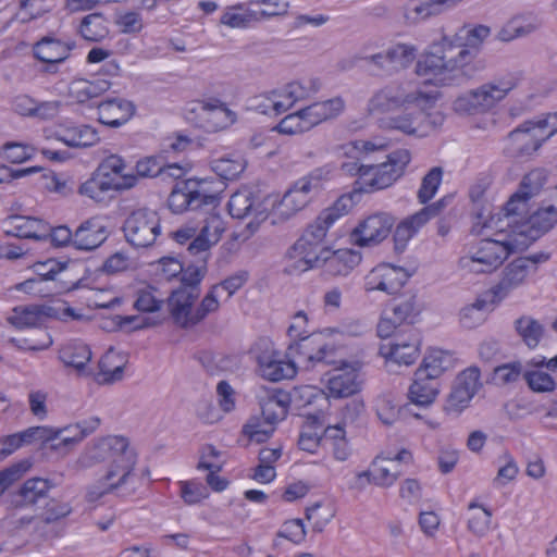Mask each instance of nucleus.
I'll use <instances>...</instances> for the list:
<instances>
[{
  "label": "nucleus",
  "mask_w": 557,
  "mask_h": 557,
  "mask_svg": "<svg viewBox=\"0 0 557 557\" xmlns=\"http://www.w3.org/2000/svg\"><path fill=\"white\" fill-rule=\"evenodd\" d=\"M471 61L472 53L468 49L455 51L454 41L443 36L428 46L416 61L414 74L420 83L398 81L375 89L367 101L366 112L383 131L426 137L443 123L444 117L428 113L441 92L425 87L455 85Z\"/></svg>",
  "instance_id": "obj_1"
},
{
  "label": "nucleus",
  "mask_w": 557,
  "mask_h": 557,
  "mask_svg": "<svg viewBox=\"0 0 557 557\" xmlns=\"http://www.w3.org/2000/svg\"><path fill=\"white\" fill-rule=\"evenodd\" d=\"M545 183L544 171H530L499 207L524 249L557 225V187L531 210L532 199L540 194Z\"/></svg>",
  "instance_id": "obj_2"
},
{
  "label": "nucleus",
  "mask_w": 557,
  "mask_h": 557,
  "mask_svg": "<svg viewBox=\"0 0 557 557\" xmlns=\"http://www.w3.org/2000/svg\"><path fill=\"white\" fill-rule=\"evenodd\" d=\"M103 462H107V468L101 482L88 487L89 500H97L129 484L136 473L138 454L128 437L109 434L88 443L77 456L75 467L87 470Z\"/></svg>",
  "instance_id": "obj_3"
},
{
  "label": "nucleus",
  "mask_w": 557,
  "mask_h": 557,
  "mask_svg": "<svg viewBox=\"0 0 557 557\" xmlns=\"http://www.w3.org/2000/svg\"><path fill=\"white\" fill-rule=\"evenodd\" d=\"M472 232L482 239L458 261L459 269L466 274L492 273L510 255L524 250L499 209L488 214L479 213L474 219Z\"/></svg>",
  "instance_id": "obj_4"
},
{
  "label": "nucleus",
  "mask_w": 557,
  "mask_h": 557,
  "mask_svg": "<svg viewBox=\"0 0 557 557\" xmlns=\"http://www.w3.org/2000/svg\"><path fill=\"white\" fill-rule=\"evenodd\" d=\"M136 187V178L126 160L120 154L107 156L88 180L78 187V194L97 203L107 202L114 194Z\"/></svg>",
  "instance_id": "obj_5"
},
{
  "label": "nucleus",
  "mask_w": 557,
  "mask_h": 557,
  "mask_svg": "<svg viewBox=\"0 0 557 557\" xmlns=\"http://www.w3.org/2000/svg\"><path fill=\"white\" fill-rule=\"evenodd\" d=\"M333 176L329 165L317 168L308 175L295 182L282 196L265 200V208L272 211L276 221H289L302 211Z\"/></svg>",
  "instance_id": "obj_6"
},
{
  "label": "nucleus",
  "mask_w": 557,
  "mask_h": 557,
  "mask_svg": "<svg viewBox=\"0 0 557 557\" xmlns=\"http://www.w3.org/2000/svg\"><path fill=\"white\" fill-rule=\"evenodd\" d=\"M344 109L345 102L339 97L314 102L285 115L275 126V129L283 135L302 134L326 120L338 116Z\"/></svg>",
  "instance_id": "obj_7"
},
{
  "label": "nucleus",
  "mask_w": 557,
  "mask_h": 557,
  "mask_svg": "<svg viewBox=\"0 0 557 557\" xmlns=\"http://www.w3.org/2000/svg\"><path fill=\"white\" fill-rule=\"evenodd\" d=\"M516 87L512 78L485 83L456 97L453 109L459 114L484 113L493 109Z\"/></svg>",
  "instance_id": "obj_8"
},
{
  "label": "nucleus",
  "mask_w": 557,
  "mask_h": 557,
  "mask_svg": "<svg viewBox=\"0 0 557 557\" xmlns=\"http://www.w3.org/2000/svg\"><path fill=\"white\" fill-rule=\"evenodd\" d=\"M360 359H342L322 377L325 394L331 399H345L358 394L362 388Z\"/></svg>",
  "instance_id": "obj_9"
},
{
  "label": "nucleus",
  "mask_w": 557,
  "mask_h": 557,
  "mask_svg": "<svg viewBox=\"0 0 557 557\" xmlns=\"http://www.w3.org/2000/svg\"><path fill=\"white\" fill-rule=\"evenodd\" d=\"M346 333L345 327H324L302 342L290 344L288 350H296L304 358L306 368H312L334 355L336 344Z\"/></svg>",
  "instance_id": "obj_10"
},
{
  "label": "nucleus",
  "mask_w": 557,
  "mask_h": 557,
  "mask_svg": "<svg viewBox=\"0 0 557 557\" xmlns=\"http://www.w3.org/2000/svg\"><path fill=\"white\" fill-rule=\"evenodd\" d=\"M346 333L345 327H324L302 342L290 344L288 350H296L304 358L306 368H312L334 355L336 344Z\"/></svg>",
  "instance_id": "obj_11"
},
{
  "label": "nucleus",
  "mask_w": 557,
  "mask_h": 557,
  "mask_svg": "<svg viewBox=\"0 0 557 557\" xmlns=\"http://www.w3.org/2000/svg\"><path fill=\"white\" fill-rule=\"evenodd\" d=\"M100 423L98 417H90L60 428L41 425L45 446L52 451L67 454L96 432Z\"/></svg>",
  "instance_id": "obj_12"
},
{
  "label": "nucleus",
  "mask_w": 557,
  "mask_h": 557,
  "mask_svg": "<svg viewBox=\"0 0 557 557\" xmlns=\"http://www.w3.org/2000/svg\"><path fill=\"white\" fill-rule=\"evenodd\" d=\"M414 456L411 449L398 447L396 449H384L376 454L369 463L371 481L374 486L389 488L394 486L401 476V466L412 465Z\"/></svg>",
  "instance_id": "obj_13"
},
{
  "label": "nucleus",
  "mask_w": 557,
  "mask_h": 557,
  "mask_svg": "<svg viewBox=\"0 0 557 557\" xmlns=\"http://www.w3.org/2000/svg\"><path fill=\"white\" fill-rule=\"evenodd\" d=\"M188 119L195 127L213 134L234 125L238 120V114L222 100L210 98L196 103L190 110Z\"/></svg>",
  "instance_id": "obj_14"
},
{
  "label": "nucleus",
  "mask_w": 557,
  "mask_h": 557,
  "mask_svg": "<svg viewBox=\"0 0 557 557\" xmlns=\"http://www.w3.org/2000/svg\"><path fill=\"white\" fill-rule=\"evenodd\" d=\"M273 196L282 195L271 194L262 199H258L249 188H240L230 198L227 205L230 214L236 219L251 216L252 221L247 224V230L250 234H253L258 230L259 225L267 219H270L272 224L285 223L286 221H276L272 211L267 209L264 206L265 200Z\"/></svg>",
  "instance_id": "obj_15"
},
{
  "label": "nucleus",
  "mask_w": 557,
  "mask_h": 557,
  "mask_svg": "<svg viewBox=\"0 0 557 557\" xmlns=\"http://www.w3.org/2000/svg\"><path fill=\"white\" fill-rule=\"evenodd\" d=\"M289 352V350L282 351L271 341H261L257 356L259 374L270 382L294 379L297 374V366Z\"/></svg>",
  "instance_id": "obj_16"
},
{
  "label": "nucleus",
  "mask_w": 557,
  "mask_h": 557,
  "mask_svg": "<svg viewBox=\"0 0 557 557\" xmlns=\"http://www.w3.org/2000/svg\"><path fill=\"white\" fill-rule=\"evenodd\" d=\"M395 226V216L377 211L361 218L350 233L352 244L359 248H374L385 242Z\"/></svg>",
  "instance_id": "obj_17"
},
{
  "label": "nucleus",
  "mask_w": 557,
  "mask_h": 557,
  "mask_svg": "<svg viewBox=\"0 0 557 557\" xmlns=\"http://www.w3.org/2000/svg\"><path fill=\"white\" fill-rule=\"evenodd\" d=\"M411 275V271L405 267L382 262L363 276L362 288L366 293L395 295L407 284Z\"/></svg>",
  "instance_id": "obj_18"
},
{
  "label": "nucleus",
  "mask_w": 557,
  "mask_h": 557,
  "mask_svg": "<svg viewBox=\"0 0 557 557\" xmlns=\"http://www.w3.org/2000/svg\"><path fill=\"white\" fill-rule=\"evenodd\" d=\"M388 145L389 141L384 137H372L356 139L337 146L336 156L342 160V171L348 175L358 176L366 165L360 162L361 158L384 150Z\"/></svg>",
  "instance_id": "obj_19"
},
{
  "label": "nucleus",
  "mask_w": 557,
  "mask_h": 557,
  "mask_svg": "<svg viewBox=\"0 0 557 557\" xmlns=\"http://www.w3.org/2000/svg\"><path fill=\"white\" fill-rule=\"evenodd\" d=\"M482 387L481 371L478 367H469L459 372L454 381L444 410L450 414H460L466 410L474 395Z\"/></svg>",
  "instance_id": "obj_20"
},
{
  "label": "nucleus",
  "mask_w": 557,
  "mask_h": 557,
  "mask_svg": "<svg viewBox=\"0 0 557 557\" xmlns=\"http://www.w3.org/2000/svg\"><path fill=\"white\" fill-rule=\"evenodd\" d=\"M124 231L127 240L132 245L148 247L160 235V219L153 210L139 209L128 216Z\"/></svg>",
  "instance_id": "obj_21"
},
{
  "label": "nucleus",
  "mask_w": 557,
  "mask_h": 557,
  "mask_svg": "<svg viewBox=\"0 0 557 557\" xmlns=\"http://www.w3.org/2000/svg\"><path fill=\"white\" fill-rule=\"evenodd\" d=\"M548 139L540 119L527 121L507 137L506 150L511 156H530Z\"/></svg>",
  "instance_id": "obj_22"
},
{
  "label": "nucleus",
  "mask_w": 557,
  "mask_h": 557,
  "mask_svg": "<svg viewBox=\"0 0 557 557\" xmlns=\"http://www.w3.org/2000/svg\"><path fill=\"white\" fill-rule=\"evenodd\" d=\"M445 207V199H441L430 206H426L418 212L403 219L393 233L394 249L403 252L407 248L409 242L430 220L441 214Z\"/></svg>",
  "instance_id": "obj_23"
},
{
  "label": "nucleus",
  "mask_w": 557,
  "mask_h": 557,
  "mask_svg": "<svg viewBox=\"0 0 557 557\" xmlns=\"http://www.w3.org/2000/svg\"><path fill=\"white\" fill-rule=\"evenodd\" d=\"M421 352V341L418 335L409 333L381 344L379 355L386 366L411 367Z\"/></svg>",
  "instance_id": "obj_24"
},
{
  "label": "nucleus",
  "mask_w": 557,
  "mask_h": 557,
  "mask_svg": "<svg viewBox=\"0 0 557 557\" xmlns=\"http://www.w3.org/2000/svg\"><path fill=\"white\" fill-rule=\"evenodd\" d=\"M418 47L410 42L397 41L385 50L367 57L368 63L384 72H399L409 69L416 61Z\"/></svg>",
  "instance_id": "obj_25"
},
{
  "label": "nucleus",
  "mask_w": 557,
  "mask_h": 557,
  "mask_svg": "<svg viewBox=\"0 0 557 557\" xmlns=\"http://www.w3.org/2000/svg\"><path fill=\"white\" fill-rule=\"evenodd\" d=\"M46 138H55L71 148H90L101 140L99 132L88 124L62 123L45 129Z\"/></svg>",
  "instance_id": "obj_26"
},
{
  "label": "nucleus",
  "mask_w": 557,
  "mask_h": 557,
  "mask_svg": "<svg viewBox=\"0 0 557 557\" xmlns=\"http://www.w3.org/2000/svg\"><path fill=\"white\" fill-rule=\"evenodd\" d=\"M498 305V299L490 290L478 296L472 302L459 309L457 313L459 326L469 331L480 327L487 320L488 313Z\"/></svg>",
  "instance_id": "obj_27"
},
{
  "label": "nucleus",
  "mask_w": 557,
  "mask_h": 557,
  "mask_svg": "<svg viewBox=\"0 0 557 557\" xmlns=\"http://www.w3.org/2000/svg\"><path fill=\"white\" fill-rule=\"evenodd\" d=\"M226 227V221L220 213H209L205 218L199 233L189 243L187 248L189 253L200 255L208 252L221 240Z\"/></svg>",
  "instance_id": "obj_28"
},
{
  "label": "nucleus",
  "mask_w": 557,
  "mask_h": 557,
  "mask_svg": "<svg viewBox=\"0 0 557 557\" xmlns=\"http://www.w3.org/2000/svg\"><path fill=\"white\" fill-rule=\"evenodd\" d=\"M198 289L178 288L169 297V308L174 322L182 327L198 323L194 304L198 298Z\"/></svg>",
  "instance_id": "obj_29"
},
{
  "label": "nucleus",
  "mask_w": 557,
  "mask_h": 557,
  "mask_svg": "<svg viewBox=\"0 0 557 557\" xmlns=\"http://www.w3.org/2000/svg\"><path fill=\"white\" fill-rule=\"evenodd\" d=\"M304 424L301 426L298 446L301 450L315 454L322 446L323 437L326 438V421L324 411L306 412L304 414Z\"/></svg>",
  "instance_id": "obj_30"
},
{
  "label": "nucleus",
  "mask_w": 557,
  "mask_h": 557,
  "mask_svg": "<svg viewBox=\"0 0 557 557\" xmlns=\"http://www.w3.org/2000/svg\"><path fill=\"white\" fill-rule=\"evenodd\" d=\"M532 262L527 259H515L507 264L503 271L499 283L490 289L491 294L498 299L500 304L512 290L522 286L531 274Z\"/></svg>",
  "instance_id": "obj_31"
},
{
  "label": "nucleus",
  "mask_w": 557,
  "mask_h": 557,
  "mask_svg": "<svg viewBox=\"0 0 557 557\" xmlns=\"http://www.w3.org/2000/svg\"><path fill=\"white\" fill-rule=\"evenodd\" d=\"M59 361L79 375L88 374V366L92 359L90 346L79 338L64 342L58 352Z\"/></svg>",
  "instance_id": "obj_32"
},
{
  "label": "nucleus",
  "mask_w": 557,
  "mask_h": 557,
  "mask_svg": "<svg viewBox=\"0 0 557 557\" xmlns=\"http://www.w3.org/2000/svg\"><path fill=\"white\" fill-rule=\"evenodd\" d=\"M109 236L107 221L102 216H91L74 232V247L90 251L102 245Z\"/></svg>",
  "instance_id": "obj_33"
},
{
  "label": "nucleus",
  "mask_w": 557,
  "mask_h": 557,
  "mask_svg": "<svg viewBox=\"0 0 557 557\" xmlns=\"http://www.w3.org/2000/svg\"><path fill=\"white\" fill-rule=\"evenodd\" d=\"M361 253L352 248L332 249L327 247L322 267L325 274L331 277H346L361 263Z\"/></svg>",
  "instance_id": "obj_34"
},
{
  "label": "nucleus",
  "mask_w": 557,
  "mask_h": 557,
  "mask_svg": "<svg viewBox=\"0 0 557 557\" xmlns=\"http://www.w3.org/2000/svg\"><path fill=\"white\" fill-rule=\"evenodd\" d=\"M441 391L442 385L438 380L416 370L407 396L412 405L426 409L436 403Z\"/></svg>",
  "instance_id": "obj_35"
},
{
  "label": "nucleus",
  "mask_w": 557,
  "mask_h": 557,
  "mask_svg": "<svg viewBox=\"0 0 557 557\" xmlns=\"http://www.w3.org/2000/svg\"><path fill=\"white\" fill-rule=\"evenodd\" d=\"M194 207L214 206L220 202L224 185L212 176H194L185 180Z\"/></svg>",
  "instance_id": "obj_36"
},
{
  "label": "nucleus",
  "mask_w": 557,
  "mask_h": 557,
  "mask_svg": "<svg viewBox=\"0 0 557 557\" xmlns=\"http://www.w3.org/2000/svg\"><path fill=\"white\" fill-rule=\"evenodd\" d=\"M135 113L134 104L125 99H110L98 107V121L110 127H120Z\"/></svg>",
  "instance_id": "obj_37"
},
{
  "label": "nucleus",
  "mask_w": 557,
  "mask_h": 557,
  "mask_svg": "<svg viewBox=\"0 0 557 557\" xmlns=\"http://www.w3.org/2000/svg\"><path fill=\"white\" fill-rule=\"evenodd\" d=\"M32 445L45 446L41 425L29 426L2 436L0 438V457L5 458L16 450Z\"/></svg>",
  "instance_id": "obj_38"
},
{
  "label": "nucleus",
  "mask_w": 557,
  "mask_h": 557,
  "mask_svg": "<svg viewBox=\"0 0 557 557\" xmlns=\"http://www.w3.org/2000/svg\"><path fill=\"white\" fill-rule=\"evenodd\" d=\"M46 318L54 319L65 324H88L94 321V315L87 309V306L84 308L64 299L47 305Z\"/></svg>",
  "instance_id": "obj_39"
},
{
  "label": "nucleus",
  "mask_w": 557,
  "mask_h": 557,
  "mask_svg": "<svg viewBox=\"0 0 557 557\" xmlns=\"http://www.w3.org/2000/svg\"><path fill=\"white\" fill-rule=\"evenodd\" d=\"M454 367L455 358L450 351L432 347L425 351L416 370L440 381V377Z\"/></svg>",
  "instance_id": "obj_40"
},
{
  "label": "nucleus",
  "mask_w": 557,
  "mask_h": 557,
  "mask_svg": "<svg viewBox=\"0 0 557 557\" xmlns=\"http://www.w3.org/2000/svg\"><path fill=\"white\" fill-rule=\"evenodd\" d=\"M8 343L17 351L35 355L49 350L54 338L48 329L35 327V331L25 336L10 337Z\"/></svg>",
  "instance_id": "obj_41"
},
{
  "label": "nucleus",
  "mask_w": 557,
  "mask_h": 557,
  "mask_svg": "<svg viewBox=\"0 0 557 557\" xmlns=\"http://www.w3.org/2000/svg\"><path fill=\"white\" fill-rule=\"evenodd\" d=\"M125 297L115 286L91 288L86 297V306L91 310L114 311L123 307Z\"/></svg>",
  "instance_id": "obj_42"
},
{
  "label": "nucleus",
  "mask_w": 557,
  "mask_h": 557,
  "mask_svg": "<svg viewBox=\"0 0 557 557\" xmlns=\"http://www.w3.org/2000/svg\"><path fill=\"white\" fill-rule=\"evenodd\" d=\"M277 115L290 110L309 96V89L298 81L271 89Z\"/></svg>",
  "instance_id": "obj_43"
},
{
  "label": "nucleus",
  "mask_w": 557,
  "mask_h": 557,
  "mask_svg": "<svg viewBox=\"0 0 557 557\" xmlns=\"http://www.w3.org/2000/svg\"><path fill=\"white\" fill-rule=\"evenodd\" d=\"M72 48L70 42L46 37L34 46V55L44 63H61L70 57Z\"/></svg>",
  "instance_id": "obj_44"
},
{
  "label": "nucleus",
  "mask_w": 557,
  "mask_h": 557,
  "mask_svg": "<svg viewBox=\"0 0 557 557\" xmlns=\"http://www.w3.org/2000/svg\"><path fill=\"white\" fill-rule=\"evenodd\" d=\"M126 363L124 352L110 348L99 361V382L111 384L122 380Z\"/></svg>",
  "instance_id": "obj_45"
},
{
  "label": "nucleus",
  "mask_w": 557,
  "mask_h": 557,
  "mask_svg": "<svg viewBox=\"0 0 557 557\" xmlns=\"http://www.w3.org/2000/svg\"><path fill=\"white\" fill-rule=\"evenodd\" d=\"M5 225L8 234L21 238L44 239L48 231L42 221L21 215L9 218Z\"/></svg>",
  "instance_id": "obj_46"
},
{
  "label": "nucleus",
  "mask_w": 557,
  "mask_h": 557,
  "mask_svg": "<svg viewBox=\"0 0 557 557\" xmlns=\"http://www.w3.org/2000/svg\"><path fill=\"white\" fill-rule=\"evenodd\" d=\"M296 399L304 407H308L307 412L324 411L325 417L330 414L331 403L325 394L324 388L315 385H302L295 389Z\"/></svg>",
  "instance_id": "obj_47"
},
{
  "label": "nucleus",
  "mask_w": 557,
  "mask_h": 557,
  "mask_svg": "<svg viewBox=\"0 0 557 557\" xmlns=\"http://www.w3.org/2000/svg\"><path fill=\"white\" fill-rule=\"evenodd\" d=\"M47 306L15 307L8 315L7 322L16 330L37 327L46 317Z\"/></svg>",
  "instance_id": "obj_48"
},
{
  "label": "nucleus",
  "mask_w": 557,
  "mask_h": 557,
  "mask_svg": "<svg viewBox=\"0 0 557 557\" xmlns=\"http://www.w3.org/2000/svg\"><path fill=\"white\" fill-rule=\"evenodd\" d=\"M289 408V397L286 393L274 391L261 401V417L275 428L285 419Z\"/></svg>",
  "instance_id": "obj_49"
},
{
  "label": "nucleus",
  "mask_w": 557,
  "mask_h": 557,
  "mask_svg": "<svg viewBox=\"0 0 557 557\" xmlns=\"http://www.w3.org/2000/svg\"><path fill=\"white\" fill-rule=\"evenodd\" d=\"M335 515L336 508L330 500H317L305 508V518L314 532H322Z\"/></svg>",
  "instance_id": "obj_50"
},
{
  "label": "nucleus",
  "mask_w": 557,
  "mask_h": 557,
  "mask_svg": "<svg viewBox=\"0 0 557 557\" xmlns=\"http://www.w3.org/2000/svg\"><path fill=\"white\" fill-rule=\"evenodd\" d=\"M490 36V28L484 25L462 28L453 36H447L454 41V50L468 49L472 54V50L478 49L484 40Z\"/></svg>",
  "instance_id": "obj_51"
},
{
  "label": "nucleus",
  "mask_w": 557,
  "mask_h": 557,
  "mask_svg": "<svg viewBox=\"0 0 557 557\" xmlns=\"http://www.w3.org/2000/svg\"><path fill=\"white\" fill-rule=\"evenodd\" d=\"M211 170L223 180H235L246 169L245 159L236 153H227L210 162Z\"/></svg>",
  "instance_id": "obj_52"
},
{
  "label": "nucleus",
  "mask_w": 557,
  "mask_h": 557,
  "mask_svg": "<svg viewBox=\"0 0 557 557\" xmlns=\"http://www.w3.org/2000/svg\"><path fill=\"white\" fill-rule=\"evenodd\" d=\"M256 21L252 5L234 4L226 7L220 17V23L228 28H246Z\"/></svg>",
  "instance_id": "obj_53"
},
{
  "label": "nucleus",
  "mask_w": 557,
  "mask_h": 557,
  "mask_svg": "<svg viewBox=\"0 0 557 557\" xmlns=\"http://www.w3.org/2000/svg\"><path fill=\"white\" fill-rule=\"evenodd\" d=\"M326 441L331 445L332 456L336 461L345 462L351 457L352 449L342 424L326 426Z\"/></svg>",
  "instance_id": "obj_54"
},
{
  "label": "nucleus",
  "mask_w": 557,
  "mask_h": 557,
  "mask_svg": "<svg viewBox=\"0 0 557 557\" xmlns=\"http://www.w3.org/2000/svg\"><path fill=\"white\" fill-rule=\"evenodd\" d=\"M513 326L517 335L529 348L539 346L544 335V326L537 320L522 315L515 321Z\"/></svg>",
  "instance_id": "obj_55"
},
{
  "label": "nucleus",
  "mask_w": 557,
  "mask_h": 557,
  "mask_svg": "<svg viewBox=\"0 0 557 557\" xmlns=\"http://www.w3.org/2000/svg\"><path fill=\"white\" fill-rule=\"evenodd\" d=\"M274 431L275 426L263 417L252 416L243 425L242 435L248 444H260L267 442L273 435Z\"/></svg>",
  "instance_id": "obj_56"
},
{
  "label": "nucleus",
  "mask_w": 557,
  "mask_h": 557,
  "mask_svg": "<svg viewBox=\"0 0 557 557\" xmlns=\"http://www.w3.org/2000/svg\"><path fill=\"white\" fill-rule=\"evenodd\" d=\"M492 512L476 504H471L467 512V530L475 537H484L491 530Z\"/></svg>",
  "instance_id": "obj_57"
},
{
  "label": "nucleus",
  "mask_w": 557,
  "mask_h": 557,
  "mask_svg": "<svg viewBox=\"0 0 557 557\" xmlns=\"http://www.w3.org/2000/svg\"><path fill=\"white\" fill-rule=\"evenodd\" d=\"M164 295L153 286H144L136 292L134 308L140 312L154 313L164 306Z\"/></svg>",
  "instance_id": "obj_58"
},
{
  "label": "nucleus",
  "mask_w": 557,
  "mask_h": 557,
  "mask_svg": "<svg viewBox=\"0 0 557 557\" xmlns=\"http://www.w3.org/2000/svg\"><path fill=\"white\" fill-rule=\"evenodd\" d=\"M519 472L520 468L516 458L509 453H504L498 457L497 472L492 481L493 485L496 488H503L513 483Z\"/></svg>",
  "instance_id": "obj_59"
},
{
  "label": "nucleus",
  "mask_w": 557,
  "mask_h": 557,
  "mask_svg": "<svg viewBox=\"0 0 557 557\" xmlns=\"http://www.w3.org/2000/svg\"><path fill=\"white\" fill-rule=\"evenodd\" d=\"M104 90V82H90L84 78L74 79L69 85V96L77 103H84L96 98Z\"/></svg>",
  "instance_id": "obj_60"
},
{
  "label": "nucleus",
  "mask_w": 557,
  "mask_h": 557,
  "mask_svg": "<svg viewBox=\"0 0 557 557\" xmlns=\"http://www.w3.org/2000/svg\"><path fill=\"white\" fill-rule=\"evenodd\" d=\"M423 310L422 301L416 295L405 296L392 305L391 311L396 322H411L417 319Z\"/></svg>",
  "instance_id": "obj_61"
},
{
  "label": "nucleus",
  "mask_w": 557,
  "mask_h": 557,
  "mask_svg": "<svg viewBox=\"0 0 557 557\" xmlns=\"http://www.w3.org/2000/svg\"><path fill=\"white\" fill-rule=\"evenodd\" d=\"M51 486L50 481L45 478L35 476L26 480L18 492L22 505H35L40 498L46 497Z\"/></svg>",
  "instance_id": "obj_62"
},
{
  "label": "nucleus",
  "mask_w": 557,
  "mask_h": 557,
  "mask_svg": "<svg viewBox=\"0 0 557 557\" xmlns=\"http://www.w3.org/2000/svg\"><path fill=\"white\" fill-rule=\"evenodd\" d=\"M382 164H366L358 174L359 183L368 190L383 189L393 185Z\"/></svg>",
  "instance_id": "obj_63"
},
{
  "label": "nucleus",
  "mask_w": 557,
  "mask_h": 557,
  "mask_svg": "<svg viewBox=\"0 0 557 557\" xmlns=\"http://www.w3.org/2000/svg\"><path fill=\"white\" fill-rule=\"evenodd\" d=\"M327 247L314 243L310 238L301 237L292 248L315 269L323 265Z\"/></svg>",
  "instance_id": "obj_64"
}]
</instances>
